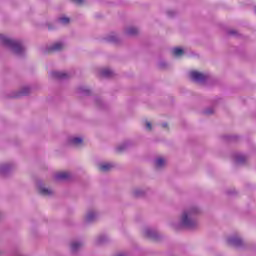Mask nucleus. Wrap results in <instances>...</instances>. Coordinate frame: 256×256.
<instances>
[{"mask_svg":"<svg viewBox=\"0 0 256 256\" xmlns=\"http://www.w3.org/2000/svg\"><path fill=\"white\" fill-rule=\"evenodd\" d=\"M101 77H113V71L110 69H104L100 72Z\"/></svg>","mask_w":256,"mask_h":256,"instance_id":"nucleus-10","label":"nucleus"},{"mask_svg":"<svg viewBox=\"0 0 256 256\" xmlns=\"http://www.w3.org/2000/svg\"><path fill=\"white\" fill-rule=\"evenodd\" d=\"M71 145H75V147H79V145H83V139L82 138H72L70 140Z\"/></svg>","mask_w":256,"mask_h":256,"instance_id":"nucleus-9","label":"nucleus"},{"mask_svg":"<svg viewBox=\"0 0 256 256\" xmlns=\"http://www.w3.org/2000/svg\"><path fill=\"white\" fill-rule=\"evenodd\" d=\"M72 3H75L76 5H83L85 3V0H71Z\"/></svg>","mask_w":256,"mask_h":256,"instance_id":"nucleus-18","label":"nucleus"},{"mask_svg":"<svg viewBox=\"0 0 256 256\" xmlns=\"http://www.w3.org/2000/svg\"><path fill=\"white\" fill-rule=\"evenodd\" d=\"M190 79H192V81H196L197 83H203L207 80V75L197 70H193L190 72Z\"/></svg>","mask_w":256,"mask_h":256,"instance_id":"nucleus-3","label":"nucleus"},{"mask_svg":"<svg viewBox=\"0 0 256 256\" xmlns=\"http://www.w3.org/2000/svg\"><path fill=\"white\" fill-rule=\"evenodd\" d=\"M0 39L2 43L11 47L16 55H21V53H23V46L21 45V42L11 40L3 35H0Z\"/></svg>","mask_w":256,"mask_h":256,"instance_id":"nucleus-2","label":"nucleus"},{"mask_svg":"<svg viewBox=\"0 0 256 256\" xmlns=\"http://www.w3.org/2000/svg\"><path fill=\"white\" fill-rule=\"evenodd\" d=\"M212 113H213V110H206V111H205V114H206V115H211Z\"/></svg>","mask_w":256,"mask_h":256,"instance_id":"nucleus-21","label":"nucleus"},{"mask_svg":"<svg viewBox=\"0 0 256 256\" xmlns=\"http://www.w3.org/2000/svg\"><path fill=\"white\" fill-rule=\"evenodd\" d=\"M54 79H67V73L65 72H52Z\"/></svg>","mask_w":256,"mask_h":256,"instance_id":"nucleus-7","label":"nucleus"},{"mask_svg":"<svg viewBox=\"0 0 256 256\" xmlns=\"http://www.w3.org/2000/svg\"><path fill=\"white\" fill-rule=\"evenodd\" d=\"M41 195H53V191L49 190L48 188H40Z\"/></svg>","mask_w":256,"mask_h":256,"instance_id":"nucleus-13","label":"nucleus"},{"mask_svg":"<svg viewBox=\"0 0 256 256\" xmlns=\"http://www.w3.org/2000/svg\"><path fill=\"white\" fill-rule=\"evenodd\" d=\"M81 243H77V242H74L71 244V249L72 251H77V249H79V247H81Z\"/></svg>","mask_w":256,"mask_h":256,"instance_id":"nucleus-16","label":"nucleus"},{"mask_svg":"<svg viewBox=\"0 0 256 256\" xmlns=\"http://www.w3.org/2000/svg\"><path fill=\"white\" fill-rule=\"evenodd\" d=\"M197 213V208H192L190 211L184 212L181 219L183 227H187V229H195L197 222L191 219V217H193V215H197Z\"/></svg>","mask_w":256,"mask_h":256,"instance_id":"nucleus-1","label":"nucleus"},{"mask_svg":"<svg viewBox=\"0 0 256 256\" xmlns=\"http://www.w3.org/2000/svg\"><path fill=\"white\" fill-rule=\"evenodd\" d=\"M93 217H95L94 213H89L86 217L87 221H93Z\"/></svg>","mask_w":256,"mask_h":256,"instance_id":"nucleus-19","label":"nucleus"},{"mask_svg":"<svg viewBox=\"0 0 256 256\" xmlns=\"http://www.w3.org/2000/svg\"><path fill=\"white\" fill-rule=\"evenodd\" d=\"M69 18L67 17H62V18H59V22L62 24V25H67L69 24Z\"/></svg>","mask_w":256,"mask_h":256,"instance_id":"nucleus-17","label":"nucleus"},{"mask_svg":"<svg viewBox=\"0 0 256 256\" xmlns=\"http://www.w3.org/2000/svg\"><path fill=\"white\" fill-rule=\"evenodd\" d=\"M172 53H173V55H174V57H181V55H183V49H181V48H174L173 50H172Z\"/></svg>","mask_w":256,"mask_h":256,"instance_id":"nucleus-11","label":"nucleus"},{"mask_svg":"<svg viewBox=\"0 0 256 256\" xmlns=\"http://www.w3.org/2000/svg\"><path fill=\"white\" fill-rule=\"evenodd\" d=\"M157 169H161V167H164L165 166V159L163 158H158L156 160V163H155Z\"/></svg>","mask_w":256,"mask_h":256,"instance_id":"nucleus-12","label":"nucleus"},{"mask_svg":"<svg viewBox=\"0 0 256 256\" xmlns=\"http://www.w3.org/2000/svg\"><path fill=\"white\" fill-rule=\"evenodd\" d=\"M126 33L128 35H137V33H139V30L137 28L131 27L127 29Z\"/></svg>","mask_w":256,"mask_h":256,"instance_id":"nucleus-14","label":"nucleus"},{"mask_svg":"<svg viewBox=\"0 0 256 256\" xmlns=\"http://www.w3.org/2000/svg\"><path fill=\"white\" fill-rule=\"evenodd\" d=\"M145 235L146 237H150V239H155V232H153L152 230H146Z\"/></svg>","mask_w":256,"mask_h":256,"instance_id":"nucleus-15","label":"nucleus"},{"mask_svg":"<svg viewBox=\"0 0 256 256\" xmlns=\"http://www.w3.org/2000/svg\"><path fill=\"white\" fill-rule=\"evenodd\" d=\"M146 127H147V129H148L149 131H151V129H152L151 122H147V123H146Z\"/></svg>","mask_w":256,"mask_h":256,"instance_id":"nucleus-20","label":"nucleus"},{"mask_svg":"<svg viewBox=\"0 0 256 256\" xmlns=\"http://www.w3.org/2000/svg\"><path fill=\"white\" fill-rule=\"evenodd\" d=\"M162 127H163L164 129H167L168 124H167V123H164V124H162Z\"/></svg>","mask_w":256,"mask_h":256,"instance_id":"nucleus-22","label":"nucleus"},{"mask_svg":"<svg viewBox=\"0 0 256 256\" xmlns=\"http://www.w3.org/2000/svg\"><path fill=\"white\" fill-rule=\"evenodd\" d=\"M55 177L58 181H65L71 177V174L69 172H59Z\"/></svg>","mask_w":256,"mask_h":256,"instance_id":"nucleus-5","label":"nucleus"},{"mask_svg":"<svg viewBox=\"0 0 256 256\" xmlns=\"http://www.w3.org/2000/svg\"><path fill=\"white\" fill-rule=\"evenodd\" d=\"M229 245H234L235 247H239L241 245L242 241L240 238H230L228 240Z\"/></svg>","mask_w":256,"mask_h":256,"instance_id":"nucleus-8","label":"nucleus"},{"mask_svg":"<svg viewBox=\"0 0 256 256\" xmlns=\"http://www.w3.org/2000/svg\"><path fill=\"white\" fill-rule=\"evenodd\" d=\"M111 169H113V164L110 163H104L99 166V171L103 173H107V171H111Z\"/></svg>","mask_w":256,"mask_h":256,"instance_id":"nucleus-6","label":"nucleus"},{"mask_svg":"<svg viewBox=\"0 0 256 256\" xmlns=\"http://www.w3.org/2000/svg\"><path fill=\"white\" fill-rule=\"evenodd\" d=\"M117 151L121 152V151H123V148L122 147H118Z\"/></svg>","mask_w":256,"mask_h":256,"instance_id":"nucleus-23","label":"nucleus"},{"mask_svg":"<svg viewBox=\"0 0 256 256\" xmlns=\"http://www.w3.org/2000/svg\"><path fill=\"white\" fill-rule=\"evenodd\" d=\"M22 95H27V92H22Z\"/></svg>","mask_w":256,"mask_h":256,"instance_id":"nucleus-24","label":"nucleus"},{"mask_svg":"<svg viewBox=\"0 0 256 256\" xmlns=\"http://www.w3.org/2000/svg\"><path fill=\"white\" fill-rule=\"evenodd\" d=\"M64 46L62 43H56L52 47L47 49V53H55V51H61L63 50Z\"/></svg>","mask_w":256,"mask_h":256,"instance_id":"nucleus-4","label":"nucleus"}]
</instances>
